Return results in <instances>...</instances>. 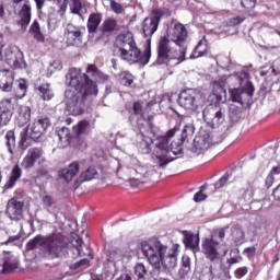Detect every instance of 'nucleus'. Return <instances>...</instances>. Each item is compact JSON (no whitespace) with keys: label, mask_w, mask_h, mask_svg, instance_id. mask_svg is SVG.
Here are the masks:
<instances>
[{"label":"nucleus","mask_w":280,"mask_h":280,"mask_svg":"<svg viewBox=\"0 0 280 280\" xmlns=\"http://www.w3.org/2000/svg\"><path fill=\"white\" fill-rule=\"evenodd\" d=\"M22 176H23V170L19 164H15L9 174L8 180L2 187L3 191H10V189H14L19 180H21Z\"/></svg>","instance_id":"22"},{"label":"nucleus","mask_w":280,"mask_h":280,"mask_svg":"<svg viewBox=\"0 0 280 280\" xmlns=\"http://www.w3.org/2000/svg\"><path fill=\"white\" fill-rule=\"evenodd\" d=\"M132 110H133L135 115H140V118L138 119V124H139V121H141V119H145V118H143V116H141V115H143V107L141 106L140 102L133 103Z\"/></svg>","instance_id":"51"},{"label":"nucleus","mask_w":280,"mask_h":280,"mask_svg":"<svg viewBox=\"0 0 280 280\" xmlns=\"http://www.w3.org/2000/svg\"><path fill=\"white\" fill-rule=\"evenodd\" d=\"M16 268H19V258L10 252H4L0 261V272L5 275V272H12Z\"/></svg>","instance_id":"20"},{"label":"nucleus","mask_w":280,"mask_h":280,"mask_svg":"<svg viewBox=\"0 0 280 280\" xmlns=\"http://www.w3.org/2000/svg\"><path fill=\"white\" fill-rule=\"evenodd\" d=\"M49 126L50 121L47 117L35 120L31 126V139H33V141H37V139H40V137H43L45 132H47Z\"/></svg>","instance_id":"19"},{"label":"nucleus","mask_w":280,"mask_h":280,"mask_svg":"<svg viewBox=\"0 0 280 280\" xmlns=\"http://www.w3.org/2000/svg\"><path fill=\"white\" fill-rule=\"evenodd\" d=\"M141 250L149 264L159 272H170L178 264V244L170 247L159 238H151L141 243Z\"/></svg>","instance_id":"3"},{"label":"nucleus","mask_w":280,"mask_h":280,"mask_svg":"<svg viewBox=\"0 0 280 280\" xmlns=\"http://www.w3.org/2000/svg\"><path fill=\"white\" fill-rule=\"evenodd\" d=\"M272 196L276 200H280V185L273 190Z\"/></svg>","instance_id":"64"},{"label":"nucleus","mask_w":280,"mask_h":280,"mask_svg":"<svg viewBox=\"0 0 280 280\" xmlns=\"http://www.w3.org/2000/svg\"><path fill=\"white\" fill-rule=\"evenodd\" d=\"M103 32L110 33L117 30V20L113 18H107L104 20L103 24Z\"/></svg>","instance_id":"39"},{"label":"nucleus","mask_w":280,"mask_h":280,"mask_svg":"<svg viewBox=\"0 0 280 280\" xmlns=\"http://www.w3.org/2000/svg\"><path fill=\"white\" fill-rule=\"evenodd\" d=\"M44 253L50 259H60L69 253V243L62 234L48 236Z\"/></svg>","instance_id":"8"},{"label":"nucleus","mask_w":280,"mask_h":280,"mask_svg":"<svg viewBox=\"0 0 280 280\" xmlns=\"http://www.w3.org/2000/svg\"><path fill=\"white\" fill-rule=\"evenodd\" d=\"M195 202H202V200H207V195L202 194V191H198L194 196Z\"/></svg>","instance_id":"61"},{"label":"nucleus","mask_w":280,"mask_h":280,"mask_svg":"<svg viewBox=\"0 0 280 280\" xmlns=\"http://www.w3.org/2000/svg\"><path fill=\"white\" fill-rule=\"evenodd\" d=\"M44 154L45 152L43 149L31 148L22 161V167L24 170H32V167L36 165V162H38V165H45V163H47V159H45Z\"/></svg>","instance_id":"14"},{"label":"nucleus","mask_w":280,"mask_h":280,"mask_svg":"<svg viewBox=\"0 0 280 280\" xmlns=\"http://www.w3.org/2000/svg\"><path fill=\"white\" fill-rule=\"evenodd\" d=\"M241 4L246 9V10H252V8H255L256 1L255 0H242Z\"/></svg>","instance_id":"57"},{"label":"nucleus","mask_w":280,"mask_h":280,"mask_svg":"<svg viewBox=\"0 0 280 280\" xmlns=\"http://www.w3.org/2000/svg\"><path fill=\"white\" fill-rule=\"evenodd\" d=\"M115 51L120 60H125L130 65L139 62L140 65H148L152 52L147 50L144 54L137 47L135 35L131 32H124L117 35L114 43Z\"/></svg>","instance_id":"5"},{"label":"nucleus","mask_w":280,"mask_h":280,"mask_svg":"<svg viewBox=\"0 0 280 280\" xmlns=\"http://www.w3.org/2000/svg\"><path fill=\"white\" fill-rule=\"evenodd\" d=\"M248 275V268L247 267H240L234 271V276L236 279H242V277H246Z\"/></svg>","instance_id":"53"},{"label":"nucleus","mask_w":280,"mask_h":280,"mask_svg":"<svg viewBox=\"0 0 280 280\" xmlns=\"http://www.w3.org/2000/svg\"><path fill=\"white\" fill-rule=\"evenodd\" d=\"M59 143H62L63 148H67L71 143V131L67 127H62L57 131Z\"/></svg>","instance_id":"34"},{"label":"nucleus","mask_w":280,"mask_h":280,"mask_svg":"<svg viewBox=\"0 0 280 280\" xmlns=\"http://www.w3.org/2000/svg\"><path fill=\"white\" fill-rule=\"evenodd\" d=\"M183 235L186 248H191V250H198L200 245V236L191 233L190 231H184Z\"/></svg>","instance_id":"27"},{"label":"nucleus","mask_w":280,"mask_h":280,"mask_svg":"<svg viewBox=\"0 0 280 280\" xmlns=\"http://www.w3.org/2000/svg\"><path fill=\"white\" fill-rule=\"evenodd\" d=\"M14 84V73L10 70H3L0 72V89L4 93H10Z\"/></svg>","instance_id":"25"},{"label":"nucleus","mask_w":280,"mask_h":280,"mask_svg":"<svg viewBox=\"0 0 280 280\" xmlns=\"http://www.w3.org/2000/svg\"><path fill=\"white\" fill-rule=\"evenodd\" d=\"M224 240V231H218L201 242V253L206 259L215 262L220 259V242Z\"/></svg>","instance_id":"10"},{"label":"nucleus","mask_w":280,"mask_h":280,"mask_svg":"<svg viewBox=\"0 0 280 280\" xmlns=\"http://www.w3.org/2000/svg\"><path fill=\"white\" fill-rule=\"evenodd\" d=\"M229 93H230L231 102H234L236 104H242V93H243L242 89L240 88L230 89Z\"/></svg>","instance_id":"42"},{"label":"nucleus","mask_w":280,"mask_h":280,"mask_svg":"<svg viewBox=\"0 0 280 280\" xmlns=\"http://www.w3.org/2000/svg\"><path fill=\"white\" fill-rule=\"evenodd\" d=\"M120 82L124 86H131L132 85V74L128 73V72H122L120 74Z\"/></svg>","instance_id":"49"},{"label":"nucleus","mask_w":280,"mask_h":280,"mask_svg":"<svg viewBox=\"0 0 280 280\" xmlns=\"http://www.w3.org/2000/svg\"><path fill=\"white\" fill-rule=\"evenodd\" d=\"M32 119V109L30 106L22 105L19 108V117H18V124L19 126H25L26 124H30V120Z\"/></svg>","instance_id":"32"},{"label":"nucleus","mask_w":280,"mask_h":280,"mask_svg":"<svg viewBox=\"0 0 280 280\" xmlns=\"http://www.w3.org/2000/svg\"><path fill=\"white\" fill-rule=\"evenodd\" d=\"M37 174L38 176H47V174H49V171L47 170V162L45 164H39Z\"/></svg>","instance_id":"58"},{"label":"nucleus","mask_w":280,"mask_h":280,"mask_svg":"<svg viewBox=\"0 0 280 280\" xmlns=\"http://www.w3.org/2000/svg\"><path fill=\"white\" fill-rule=\"evenodd\" d=\"M4 144L10 154H14V148H16V136L14 135V130L7 131L4 136Z\"/></svg>","instance_id":"35"},{"label":"nucleus","mask_w":280,"mask_h":280,"mask_svg":"<svg viewBox=\"0 0 280 280\" xmlns=\"http://www.w3.org/2000/svg\"><path fill=\"white\" fill-rule=\"evenodd\" d=\"M121 259V252L119 249H109L107 253V260L108 261H119Z\"/></svg>","instance_id":"46"},{"label":"nucleus","mask_w":280,"mask_h":280,"mask_svg":"<svg viewBox=\"0 0 280 280\" xmlns=\"http://www.w3.org/2000/svg\"><path fill=\"white\" fill-rule=\"evenodd\" d=\"M168 36L172 43L179 47L178 62H185V57L187 56V28L185 25L176 23Z\"/></svg>","instance_id":"11"},{"label":"nucleus","mask_w":280,"mask_h":280,"mask_svg":"<svg viewBox=\"0 0 280 280\" xmlns=\"http://www.w3.org/2000/svg\"><path fill=\"white\" fill-rule=\"evenodd\" d=\"M182 264H183V271L184 272H189L191 270V262L189 260V257H183L182 258Z\"/></svg>","instance_id":"54"},{"label":"nucleus","mask_w":280,"mask_h":280,"mask_svg":"<svg viewBox=\"0 0 280 280\" xmlns=\"http://www.w3.org/2000/svg\"><path fill=\"white\" fill-rule=\"evenodd\" d=\"M91 261L88 258H83L72 265H70V270H78V268H89Z\"/></svg>","instance_id":"48"},{"label":"nucleus","mask_w":280,"mask_h":280,"mask_svg":"<svg viewBox=\"0 0 280 280\" xmlns=\"http://www.w3.org/2000/svg\"><path fill=\"white\" fill-rule=\"evenodd\" d=\"M37 95L44 101L49 102L54 100V90H51V85L49 83H43L36 88Z\"/></svg>","instance_id":"29"},{"label":"nucleus","mask_w":280,"mask_h":280,"mask_svg":"<svg viewBox=\"0 0 280 280\" xmlns=\"http://www.w3.org/2000/svg\"><path fill=\"white\" fill-rule=\"evenodd\" d=\"M4 59L12 69H23L25 67L23 52L16 47H8L4 51Z\"/></svg>","instance_id":"15"},{"label":"nucleus","mask_w":280,"mask_h":280,"mask_svg":"<svg viewBox=\"0 0 280 280\" xmlns=\"http://www.w3.org/2000/svg\"><path fill=\"white\" fill-rule=\"evenodd\" d=\"M195 128L194 125L188 124L185 125L182 130V136L178 142H171L172 152L175 156H178V154H183V143H185V140L188 137H194Z\"/></svg>","instance_id":"18"},{"label":"nucleus","mask_w":280,"mask_h":280,"mask_svg":"<svg viewBox=\"0 0 280 280\" xmlns=\"http://www.w3.org/2000/svg\"><path fill=\"white\" fill-rule=\"evenodd\" d=\"M138 128L140 130L138 137L141 139L139 144L140 152L142 154H150L152 145H154L152 155L153 163L159 165V167H167V165L174 161V159L170 156L171 152L174 154L170 140L178 132V126L168 130L165 136H159L155 139H152V137H154V133H152V125H150V121L147 119H140L138 121Z\"/></svg>","instance_id":"2"},{"label":"nucleus","mask_w":280,"mask_h":280,"mask_svg":"<svg viewBox=\"0 0 280 280\" xmlns=\"http://www.w3.org/2000/svg\"><path fill=\"white\" fill-rule=\"evenodd\" d=\"M72 246L75 250L74 253H77L79 257H82L84 255V252H82V246H84V242L81 237L72 240Z\"/></svg>","instance_id":"43"},{"label":"nucleus","mask_w":280,"mask_h":280,"mask_svg":"<svg viewBox=\"0 0 280 280\" xmlns=\"http://www.w3.org/2000/svg\"><path fill=\"white\" fill-rule=\"evenodd\" d=\"M127 172L129 175L124 176V171L118 168L117 176L122 180H129V185L132 187H139V185H141V180L148 176V168L141 165V162L136 158L130 159Z\"/></svg>","instance_id":"7"},{"label":"nucleus","mask_w":280,"mask_h":280,"mask_svg":"<svg viewBox=\"0 0 280 280\" xmlns=\"http://www.w3.org/2000/svg\"><path fill=\"white\" fill-rule=\"evenodd\" d=\"M226 82L224 80L214 81L212 83L211 98L214 104L207 105L202 112L203 121L210 128H220L226 119Z\"/></svg>","instance_id":"4"},{"label":"nucleus","mask_w":280,"mask_h":280,"mask_svg":"<svg viewBox=\"0 0 280 280\" xmlns=\"http://www.w3.org/2000/svg\"><path fill=\"white\" fill-rule=\"evenodd\" d=\"M224 141V136L219 132L210 133L209 131H202L199 136H196L190 148V152L194 154H202L207 152L211 145H218Z\"/></svg>","instance_id":"9"},{"label":"nucleus","mask_w":280,"mask_h":280,"mask_svg":"<svg viewBox=\"0 0 280 280\" xmlns=\"http://www.w3.org/2000/svg\"><path fill=\"white\" fill-rule=\"evenodd\" d=\"M72 4L70 7V10L72 14H78V16H81L82 19V2L80 0H71Z\"/></svg>","instance_id":"45"},{"label":"nucleus","mask_w":280,"mask_h":280,"mask_svg":"<svg viewBox=\"0 0 280 280\" xmlns=\"http://www.w3.org/2000/svg\"><path fill=\"white\" fill-rule=\"evenodd\" d=\"M219 231H224V237L226 236L228 233V235L232 237L236 246H242V244L246 242V233L242 228H240V225L228 226Z\"/></svg>","instance_id":"21"},{"label":"nucleus","mask_w":280,"mask_h":280,"mask_svg":"<svg viewBox=\"0 0 280 280\" xmlns=\"http://www.w3.org/2000/svg\"><path fill=\"white\" fill-rule=\"evenodd\" d=\"M80 173V163L72 162L68 167L61 170L60 176L66 180V183H71L75 176Z\"/></svg>","instance_id":"26"},{"label":"nucleus","mask_w":280,"mask_h":280,"mask_svg":"<svg viewBox=\"0 0 280 280\" xmlns=\"http://www.w3.org/2000/svg\"><path fill=\"white\" fill-rule=\"evenodd\" d=\"M102 23V13H92L88 19V31L90 34H95Z\"/></svg>","instance_id":"31"},{"label":"nucleus","mask_w":280,"mask_h":280,"mask_svg":"<svg viewBox=\"0 0 280 280\" xmlns=\"http://www.w3.org/2000/svg\"><path fill=\"white\" fill-rule=\"evenodd\" d=\"M50 69H55V71H60L62 70V62L60 60H55L51 65H50Z\"/></svg>","instance_id":"62"},{"label":"nucleus","mask_w":280,"mask_h":280,"mask_svg":"<svg viewBox=\"0 0 280 280\" xmlns=\"http://www.w3.org/2000/svg\"><path fill=\"white\" fill-rule=\"evenodd\" d=\"M207 55V39L203 37L198 45L192 50V54L190 55V60H196V58H202V56Z\"/></svg>","instance_id":"33"},{"label":"nucleus","mask_w":280,"mask_h":280,"mask_svg":"<svg viewBox=\"0 0 280 280\" xmlns=\"http://www.w3.org/2000/svg\"><path fill=\"white\" fill-rule=\"evenodd\" d=\"M20 21L18 24L21 26V28L25 32L27 30V26L32 22V4L30 1H25L19 11Z\"/></svg>","instance_id":"23"},{"label":"nucleus","mask_w":280,"mask_h":280,"mask_svg":"<svg viewBox=\"0 0 280 280\" xmlns=\"http://www.w3.org/2000/svg\"><path fill=\"white\" fill-rule=\"evenodd\" d=\"M156 51H158V58H156L158 65H167L170 60H178V55H174V50L172 49V42L167 36L160 37L156 46Z\"/></svg>","instance_id":"12"},{"label":"nucleus","mask_w":280,"mask_h":280,"mask_svg":"<svg viewBox=\"0 0 280 280\" xmlns=\"http://www.w3.org/2000/svg\"><path fill=\"white\" fill-rule=\"evenodd\" d=\"M255 253H257V248L255 246L247 247L243 250V255L248 258L255 257Z\"/></svg>","instance_id":"55"},{"label":"nucleus","mask_w":280,"mask_h":280,"mask_svg":"<svg viewBox=\"0 0 280 280\" xmlns=\"http://www.w3.org/2000/svg\"><path fill=\"white\" fill-rule=\"evenodd\" d=\"M30 34L37 40L38 43H45V35L40 31V24L35 20L30 27Z\"/></svg>","instance_id":"36"},{"label":"nucleus","mask_w":280,"mask_h":280,"mask_svg":"<svg viewBox=\"0 0 280 280\" xmlns=\"http://www.w3.org/2000/svg\"><path fill=\"white\" fill-rule=\"evenodd\" d=\"M24 208V201H21L18 198H12L7 203L5 213L10 220H12L13 222H19L20 220H23Z\"/></svg>","instance_id":"16"},{"label":"nucleus","mask_w":280,"mask_h":280,"mask_svg":"<svg viewBox=\"0 0 280 280\" xmlns=\"http://www.w3.org/2000/svg\"><path fill=\"white\" fill-rule=\"evenodd\" d=\"M116 280H132L131 273H121Z\"/></svg>","instance_id":"63"},{"label":"nucleus","mask_w":280,"mask_h":280,"mask_svg":"<svg viewBox=\"0 0 280 280\" xmlns=\"http://www.w3.org/2000/svg\"><path fill=\"white\" fill-rule=\"evenodd\" d=\"M242 91L245 92L248 97H253L255 93V86H253L252 83H247V85Z\"/></svg>","instance_id":"59"},{"label":"nucleus","mask_w":280,"mask_h":280,"mask_svg":"<svg viewBox=\"0 0 280 280\" xmlns=\"http://www.w3.org/2000/svg\"><path fill=\"white\" fill-rule=\"evenodd\" d=\"M27 141V128H24L20 133V145L25 148V142Z\"/></svg>","instance_id":"56"},{"label":"nucleus","mask_w":280,"mask_h":280,"mask_svg":"<svg viewBox=\"0 0 280 280\" xmlns=\"http://www.w3.org/2000/svg\"><path fill=\"white\" fill-rule=\"evenodd\" d=\"M109 5H110L113 12H115V14H124V12L126 11L124 9V5H121L120 3H118L115 0H112Z\"/></svg>","instance_id":"50"},{"label":"nucleus","mask_w":280,"mask_h":280,"mask_svg":"<svg viewBox=\"0 0 280 280\" xmlns=\"http://www.w3.org/2000/svg\"><path fill=\"white\" fill-rule=\"evenodd\" d=\"M16 107V98H3L0 102V128L8 126L12 121L14 108Z\"/></svg>","instance_id":"13"},{"label":"nucleus","mask_w":280,"mask_h":280,"mask_svg":"<svg viewBox=\"0 0 280 280\" xmlns=\"http://www.w3.org/2000/svg\"><path fill=\"white\" fill-rule=\"evenodd\" d=\"M133 275H136L137 280H148V267L143 262L136 264L133 268Z\"/></svg>","instance_id":"37"},{"label":"nucleus","mask_w":280,"mask_h":280,"mask_svg":"<svg viewBox=\"0 0 280 280\" xmlns=\"http://www.w3.org/2000/svg\"><path fill=\"white\" fill-rule=\"evenodd\" d=\"M91 78L103 84L110 80V77L102 72L95 65H88L86 73H82V70L78 68H71L66 75V83L70 86L65 92L66 110L70 115H82L86 101L97 97L100 90L97 83Z\"/></svg>","instance_id":"1"},{"label":"nucleus","mask_w":280,"mask_h":280,"mask_svg":"<svg viewBox=\"0 0 280 280\" xmlns=\"http://www.w3.org/2000/svg\"><path fill=\"white\" fill-rule=\"evenodd\" d=\"M49 236L36 235L33 240L26 244V250H36V248H44L47 246V240Z\"/></svg>","instance_id":"30"},{"label":"nucleus","mask_w":280,"mask_h":280,"mask_svg":"<svg viewBox=\"0 0 280 280\" xmlns=\"http://www.w3.org/2000/svg\"><path fill=\"white\" fill-rule=\"evenodd\" d=\"M279 174H280V166H275L271 168L270 173L268 174L265 180V185L267 189H270V187H272L275 183V176H279Z\"/></svg>","instance_id":"40"},{"label":"nucleus","mask_w":280,"mask_h":280,"mask_svg":"<svg viewBox=\"0 0 280 280\" xmlns=\"http://www.w3.org/2000/svg\"><path fill=\"white\" fill-rule=\"evenodd\" d=\"M94 178H97V168L90 166L85 171L81 172L80 176L75 180V185L77 187H80L82 183L94 180Z\"/></svg>","instance_id":"28"},{"label":"nucleus","mask_w":280,"mask_h":280,"mask_svg":"<svg viewBox=\"0 0 280 280\" xmlns=\"http://www.w3.org/2000/svg\"><path fill=\"white\" fill-rule=\"evenodd\" d=\"M42 202L44 205V209H46L48 213H54V198H51V196H44Z\"/></svg>","instance_id":"44"},{"label":"nucleus","mask_w":280,"mask_h":280,"mask_svg":"<svg viewBox=\"0 0 280 280\" xmlns=\"http://www.w3.org/2000/svg\"><path fill=\"white\" fill-rule=\"evenodd\" d=\"M27 95V81L25 79L18 80V90L15 92V103L16 100H23Z\"/></svg>","instance_id":"38"},{"label":"nucleus","mask_w":280,"mask_h":280,"mask_svg":"<svg viewBox=\"0 0 280 280\" xmlns=\"http://www.w3.org/2000/svg\"><path fill=\"white\" fill-rule=\"evenodd\" d=\"M144 38H150L159 30V18H145L142 23Z\"/></svg>","instance_id":"24"},{"label":"nucleus","mask_w":280,"mask_h":280,"mask_svg":"<svg viewBox=\"0 0 280 280\" xmlns=\"http://www.w3.org/2000/svg\"><path fill=\"white\" fill-rule=\"evenodd\" d=\"M178 105L184 110L189 113H196L205 106V97L202 92L197 89H186L183 90L178 95Z\"/></svg>","instance_id":"6"},{"label":"nucleus","mask_w":280,"mask_h":280,"mask_svg":"<svg viewBox=\"0 0 280 280\" xmlns=\"http://www.w3.org/2000/svg\"><path fill=\"white\" fill-rule=\"evenodd\" d=\"M243 19L240 18V16H236V18H232L229 20V25L232 26V27H235V25H240L241 23H243Z\"/></svg>","instance_id":"60"},{"label":"nucleus","mask_w":280,"mask_h":280,"mask_svg":"<svg viewBox=\"0 0 280 280\" xmlns=\"http://www.w3.org/2000/svg\"><path fill=\"white\" fill-rule=\"evenodd\" d=\"M244 74L243 72H235L233 74L230 75V80H234L235 82H237L238 86H242V84H244Z\"/></svg>","instance_id":"52"},{"label":"nucleus","mask_w":280,"mask_h":280,"mask_svg":"<svg viewBox=\"0 0 280 280\" xmlns=\"http://www.w3.org/2000/svg\"><path fill=\"white\" fill-rule=\"evenodd\" d=\"M89 126H90L89 120L79 121L78 125L73 127L74 135H77V137L84 135V132H86V130H89Z\"/></svg>","instance_id":"41"},{"label":"nucleus","mask_w":280,"mask_h":280,"mask_svg":"<svg viewBox=\"0 0 280 280\" xmlns=\"http://www.w3.org/2000/svg\"><path fill=\"white\" fill-rule=\"evenodd\" d=\"M65 38L67 45L78 47V45H82V30L73 24H68L65 32Z\"/></svg>","instance_id":"17"},{"label":"nucleus","mask_w":280,"mask_h":280,"mask_svg":"<svg viewBox=\"0 0 280 280\" xmlns=\"http://www.w3.org/2000/svg\"><path fill=\"white\" fill-rule=\"evenodd\" d=\"M231 179V173L226 172L217 183H214V189H222L226 183Z\"/></svg>","instance_id":"47"}]
</instances>
